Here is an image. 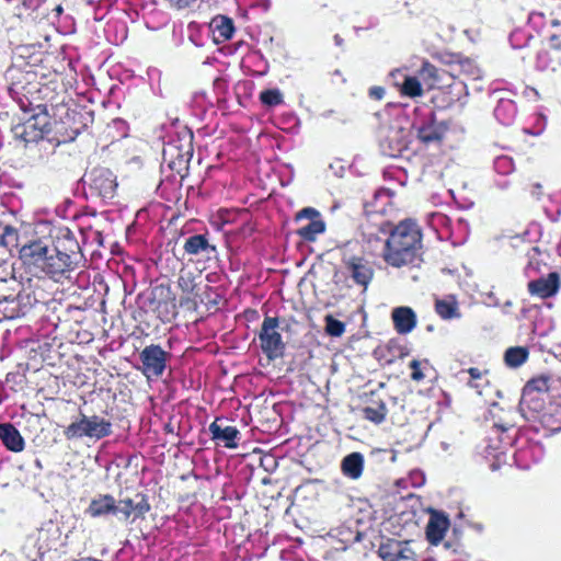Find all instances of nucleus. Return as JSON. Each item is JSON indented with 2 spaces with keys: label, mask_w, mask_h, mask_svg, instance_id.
I'll use <instances>...</instances> for the list:
<instances>
[{
  "label": "nucleus",
  "mask_w": 561,
  "mask_h": 561,
  "mask_svg": "<svg viewBox=\"0 0 561 561\" xmlns=\"http://www.w3.org/2000/svg\"><path fill=\"white\" fill-rule=\"evenodd\" d=\"M368 226H363V236L368 242L379 239V233H388L382 252L383 261L392 267H402L414 264L421 256L422 231L416 221L412 219L401 220L392 227L391 222L381 218L375 225V231H367Z\"/></svg>",
  "instance_id": "nucleus-1"
},
{
  "label": "nucleus",
  "mask_w": 561,
  "mask_h": 561,
  "mask_svg": "<svg viewBox=\"0 0 561 561\" xmlns=\"http://www.w3.org/2000/svg\"><path fill=\"white\" fill-rule=\"evenodd\" d=\"M20 260L30 271H39L57 283L69 279L81 265L49 249L42 240H34L20 249Z\"/></svg>",
  "instance_id": "nucleus-2"
},
{
  "label": "nucleus",
  "mask_w": 561,
  "mask_h": 561,
  "mask_svg": "<svg viewBox=\"0 0 561 561\" xmlns=\"http://www.w3.org/2000/svg\"><path fill=\"white\" fill-rule=\"evenodd\" d=\"M201 278L199 274L191 270L182 267L178 277V288L182 291L180 297V306L187 311H197L201 305H205L207 310L216 308L219 295L211 286L206 285L203 293H199V284L196 282Z\"/></svg>",
  "instance_id": "nucleus-3"
},
{
  "label": "nucleus",
  "mask_w": 561,
  "mask_h": 561,
  "mask_svg": "<svg viewBox=\"0 0 561 561\" xmlns=\"http://www.w3.org/2000/svg\"><path fill=\"white\" fill-rule=\"evenodd\" d=\"M450 124L448 121H438L435 111L414 110V118L411 124V130L415 134L416 139L425 146L440 145Z\"/></svg>",
  "instance_id": "nucleus-4"
},
{
  "label": "nucleus",
  "mask_w": 561,
  "mask_h": 561,
  "mask_svg": "<svg viewBox=\"0 0 561 561\" xmlns=\"http://www.w3.org/2000/svg\"><path fill=\"white\" fill-rule=\"evenodd\" d=\"M112 422L96 414L88 416L80 413L77 421L71 422L64 430V435L68 440L89 437L95 440L107 437L112 434Z\"/></svg>",
  "instance_id": "nucleus-5"
},
{
  "label": "nucleus",
  "mask_w": 561,
  "mask_h": 561,
  "mask_svg": "<svg viewBox=\"0 0 561 561\" xmlns=\"http://www.w3.org/2000/svg\"><path fill=\"white\" fill-rule=\"evenodd\" d=\"M279 318L265 316L261 329L257 333L260 347L263 354L270 359L275 360L285 354L286 344L278 331Z\"/></svg>",
  "instance_id": "nucleus-6"
},
{
  "label": "nucleus",
  "mask_w": 561,
  "mask_h": 561,
  "mask_svg": "<svg viewBox=\"0 0 561 561\" xmlns=\"http://www.w3.org/2000/svg\"><path fill=\"white\" fill-rule=\"evenodd\" d=\"M341 262L345 275L352 279L354 285L366 291L375 276L374 263L365 256L346 252L343 253Z\"/></svg>",
  "instance_id": "nucleus-7"
},
{
  "label": "nucleus",
  "mask_w": 561,
  "mask_h": 561,
  "mask_svg": "<svg viewBox=\"0 0 561 561\" xmlns=\"http://www.w3.org/2000/svg\"><path fill=\"white\" fill-rule=\"evenodd\" d=\"M50 130V118L48 113L31 115L27 119L12 127L14 139L22 141L25 146L38 142Z\"/></svg>",
  "instance_id": "nucleus-8"
},
{
  "label": "nucleus",
  "mask_w": 561,
  "mask_h": 561,
  "mask_svg": "<svg viewBox=\"0 0 561 561\" xmlns=\"http://www.w3.org/2000/svg\"><path fill=\"white\" fill-rule=\"evenodd\" d=\"M85 176L91 195L102 199H112L115 196L117 179L108 168L95 167Z\"/></svg>",
  "instance_id": "nucleus-9"
},
{
  "label": "nucleus",
  "mask_w": 561,
  "mask_h": 561,
  "mask_svg": "<svg viewBox=\"0 0 561 561\" xmlns=\"http://www.w3.org/2000/svg\"><path fill=\"white\" fill-rule=\"evenodd\" d=\"M171 354L164 351L159 344L147 345L140 353L139 367L142 375L149 380L151 378H160L165 368Z\"/></svg>",
  "instance_id": "nucleus-10"
},
{
  "label": "nucleus",
  "mask_w": 561,
  "mask_h": 561,
  "mask_svg": "<svg viewBox=\"0 0 561 561\" xmlns=\"http://www.w3.org/2000/svg\"><path fill=\"white\" fill-rule=\"evenodd\" d=\"M5 76L9 81V92L14 100L25 95V91L34 92L41 85L37 73L31 69L12 66L7 70Z\"/></svg>",
  "instance_id": "nucleus-11"
},
{
  "label": "nucleus",
  "mask_w": 561,
  "mask_h": 561,
  "mask_svg": "<svg viewBox=\"0 0 561 561\" xmlns=\"http://www.w3.org/2000/svg\"><path fill=\"white\" fill-rule=\"evenodd\" d=\"M5 76L9 81V92L14 100L25 95V91L34 92L41 85L37 73L31 69L12 66L7 70Z\"/></svg>",
  "instance_id": "nucleus-12"
},
{
  "label": "nucleus",
  "mask_w": 561,
  "mask_h": 561,
  "mask_svg": "<svg viewBox=\"0 0 561 561\" xmlns=\"http://www.w3.org/2000/svg\"><path fill=\"white\" fill-rule=\"evenodd\" d=\"M51 238V245H48L49 249L80 265L83 264L84 255L81 247L69 228L62 227L57 229Z\"/></svg>",
  "instance_id": "nucleus-13"
},
{
  "label": "nucleus",
  "mask_w": 561,
  "mask_h": 561,
  "mask_svg": "<svg viewBox=\"0 0 561 561\" xmlns=\"http://www.w3.org/2000/svg\"><path fill=\"white\" fill-rule=\"evenodd\" d=\"M513 426L493 423V437L496 436L500 445H493V470L500 469L502 465H510L512 448L516 435L512 433Z\"/></svg>",
  "instance_id": "nucleus-14"
},
{
  "label": "nucleus",
  "mask_w": 561,
  "mask_h": 561,
  "mask_svg": "<svg viewBox=\"0 0 561 561\" xmlns=\"http://www.w3.org/2000/svg\"><path fill=\"white\" fill-rule=\"evenodd\" d=\"M296 221L308 219L309 222L297 229V234L305 241L312 242L317 237L324 232L325 222L321 219L320 213L312 208L306 207L296 214Z\"/></svg>",
  "instance_id": "nucleus-15"
},
{
  "label": "nucleus",
  "mask_w": 561,
  "mask_h": 561,
  "mask_svg": "<svg viewBox=\"0 0 561 561\" xmlns=\"http://www.w3.org/2000/svg\"><path fill=\"white\" fill-rule=\"evenodd\" d=\"M392 191L389 188L380 187L378 188L371 199L366 201L364 203V214L366 216V222L360 225V229L363 230V226H368L367 231H375V225L370 224V217L375 215H385L388 207L391 205Z\"/></svg>",
  "instance_id": "nucleus-16"
},
{
  "label": "nucleus",
  "mask_w": 561,
  "mask_h": 561,
  "mask_svg": "<svg viewBox=\"0 0 561 561\" xmlns=\"http://www.w3.org/2000/svg\"><path fill=\"white\" fill-rule=\"evenodd\" d=\"M382 561H416V554L408 541L388 538L378 548Z\"/></svg>",
  "instance_id": "nucleus-17"
},
{
  "label": "nucleus",
  "mask_w": 561,
  "mask_h": 561,
  "mask_svg": "<svg viewBox=\"0 0 561 561\" xmlns=\"http://www.w3.org/2000/svg\"><path fill=\"white\" fill-rule=\"evenodd\" d=\"M151 506L148 501V496L144 493H136L134 499H122L116 504V514H122L124 519L144 518L145 515L150 511Z\"/></svg>",
  "instance_id": "nucleus-18"
},
{
  "label": "nucleus",
  "mask_w": 561,
  "mask_h": 561,
  "mask_svg": "<svg viewBox=\"0 0 561 561\" xmlns=\"http://www.w3.org/2000/svg\"><path fill=\"white\" fill-rule=\"evenodd\" d=\"M449 526L450 520L444 512L430 510V518L425 528L426 540L430 545H439L446 531L449 529Z\"/></svg>",
  "instance_id": "nucleus-19"
},
{
  "label": "nucleus",
  "mask_w": 561,
  "mask_h": 561,
  "mask_svg": "<svg viewBox=\"0 0 561 561\" xmlns=\"http://www.w3.org/2000/svg\"><path fill=\"white\" fill-rule=\"evenodd\" d=\"M560 288V275L557 272H551L547 277H539L533 279L527 284L528 293L531 296L541 299L554 296Z\"/></svg>",
  "instance_id": "nucleus-20"
},
{
  "label": "nucleus",
  "mask_w": 561,
  "mask_h": 561,
  "mask_svg": "<svg viewBox=\"0 0 561 561\" xmlns=\"http://www.w3.org/2000/svg\"><path fill=\"white\" fill-rule=\"evenodd\" d=\"M535 68L547 76L561 75V53L548 48L539 49L535 58Z\"/></svg>",
  "instance_id": "nucleus-21"
},
{
  "label": "nucleus",
  "mask_w": 561,
  "mask_h": 561,
  "mask_svg": "<svg viewBox=\"0 0 561 561\" xmlns=\"http://www.w3.org/2000/svg\"><path fill=\"white\" fill-rule=\"evenodd\" d=\"M221 417H216L210 423L208 430L211 435V439L215 442H222L224 446L230 449L237 448V439L240 438V432L236 426H222L220 422Z\"/></svg>",
  "instance_id": "nucleus-22"
},
{
  "label": "nucleus",
  "mask_w": 561,
  "mask_h": 561,
  "mask_svg": "<svg viewBox=\"0 0 561 561\" xmlns=\"http://www.w3.org/2000/svg\"><path fill=\"white\" fill-rule=\"evenodd\" d=\"M382 153L390 158H397L408 149V142L403 137L402 129H390L380 140Z\"/></svg>",
  "instance_id": "nucleus-23"
},
{
  "label": "nucleus",
  "mask_w": 561,
  "mask_h": 561,
  "mask_svg": "<svg viewBox=\"0 0 561 561\" xmlns=\"http://www.w3.org/2000/svg\"><path fill=\"white\" fill-rule=\"evenodd\" d=\"M393 327L399 334H408L416 327V314L411 307H397L391 312Z\"/></svg>",
  "instance_id": "nucleus-24"
},
{
  "label": "nucleus",
  "mask_w": 561,
  "mask_h": 561,
  "mask_svg": "<svg viewBox=\"0 0 561 561\" xmlns=\"http://www.w3.org/2000/svg\"><path fill=\"white\" fill-rule=\"evenodd\" d=\"M417 73L430 89L437 88L440 84L445 83V76H448L450 78L456 77L454 72L438 68L427 60L422 62V66L419 69Z\"/></svg>",
  "instance_id": "nucleus-25"
},
{
  "label": "nucleus",
  "mask_w": 561,
  "mask_h": 561,
  "mask_svg": "<svg viewBox=\"0 0 561 561\" xmlns=\"http://www.w3.org/2000/svg\"><path fill=\"white\" fill-rule=\"evenodd\" d=\"M25 95H21L15 99L20 108L24 113H31V115H39V113H48L47 105L44 103L43 98L41 96V88L35 89L34 92L25 91Z\"/></svg>",
  "instance_id": "nucleus-26"
},
{
  "label": "nucleus",
  "mask_w": 561,
  "mask_h": 561,
  "mask_svg": "<svg viewBox=\"0 0 561 561\" xmlns=\"http://www.w3.org/2000/svg\"><path fill=\"white\" fill-rule=\"evenodd\" d=\"M0 440L3 446L13 453H20L25 447V440L12 423H0Z\"/></svg>",
  "instance_id": "nucleus-27"
},
{
  "label": "nucleus",
  "mask_w": 561,
  "mask_h": 561,
  "mask_svg": "<svg viewBox=\"0 0 561 561\" xmlns=\"http://www.w3.org/2000/svg\"><path fill=\"white\" fill-rule=\"evenodd\" d=\"M547 397L540 393L536 394L530 390L523 389L519 401V408L523 413H529L531 417L539 416L546 409Z\"/></svg>",
  "instance_id": "nucleus-28"
},
{
  "label": "nucleus",
  "mask_w": 561,
  "mask_h": 561,
  "mask_svg": "<svg viewBox=\"0 0 561 561\" xmlns=\"http://www.w3.org/2000/svg\"><path fill=\"white\" fill-rule=\"evenodd\" d=\"M370 404L363 408V417L376 425L386 421L388 415V408L383 399L377 397L376 392H370Z\"/></svg>",
  "instance_id": "nucleus-29"
},
{
  "label": "nucleus",
  "mask_w": 561,
  "mask_h": 561,
  "mask_svg": "<svg viewBox=\"0 0 561 561\" xmlns=\"http://www.w3.org/2000/svg\"><path fill=\"white\" fill-rule=\"evenodd\" d=\"M85 513L93 518L108 514L116 515V501L111 494H100L98 497L91 500Z\"/></svg>",
  "instance_id": "nucleus-30"
},
{
  "label": "nucleus",
  "mask_w": 561,
  "mask_h": 561,
  "mask_svg": "<svg viewBox=\"0 0 561 561\" xmlns=\"http://www.w3.org/2000/svg\"><path fill=\"white\" fill-rule=\"evenodd\" d=\"M183 249L188 255H201L208 256L216 252V247L209 242L207 234H193L185 239Z\"/></svg>",
  "instance_id": "nucleus-31"
},
{
  "label": "nucleus",
  "mask_w": 561,
  "mask_h": 561,
  "mask_svg": "<svg viewBox=\"0 0 561 561\" xmlns=\"http://www.w3.org/2000/svg\"><path fill=\"white\" fill-rule=\"evenodd\" d=\"M209 26L216 43H224L233 36V21L226 15H217L213 18Z\"/></svg>",
  "instance_id": "nucleus-32"
},
{
  "label": "nucleus",
  "mask_w": 561,
  "mask_h": 561,
  "mask_svg": "<svg viewBox=\"0 0 561 561\" xmlns=\"http://www.w3.org/2000/svg\"><path fill=\"white\" fill-rule=\"evenodd\" d=\"M343 474L350 479H358L364 470V457L360 453H352L345 456L341 463Z\"/></svg>",
  "instance_id": "nucleus-33"
},
{
  "label": "nucleus",
  "mask_w": 561,
  "mask_h": 561,
  "mask_svg": "<svg viewBox=\"0 0 561 561\" xmlns=\"http://www.w3.org/2000/svg\"><path fill=\"white\" fill-rule=\"evenodd\" d=\"M542 425L551 432L561 431V401L550 402L539 415Z\"/></svg>",
  "instance_id": "nucleus-34"
},
{
  "label": "nucleus",
  "mask_w": 561,
  "mask_h": 561,
  "mask_svg": "<svg viewBox=\"0 0 561 561\" xmlns=\"http://www.w3.org/2000/svg\"><path fill=\"white\" fill-rule=\"evenodd\" d=\"M516 113V104L512 100L502 96L497 98V104L493 110V114L502 125H511L515 119Z\"/></svg>",
  "instance_id": "nucleus-35"
},
{
  "label": "nucleus",
  "mask_w": 561,
  "mask_h": 561,
  "mask_svg": "<svg viewBox=\"0 0 561 561\" xmlns=\"http://www.w3.org/2000/svg\"><path fill=\"white\" fill-rule=\"evenodd\" d=\"M435 312L444 320H451L460 317L459 305L455 296L449 295L435 300Z\"/></svg>",
  "instance_id": "nucleus-36"
},
{
  "label": "nucleus",
  "mask_w": 561,
  "mask_h": 561,
  "mask_svg": "<svg viewBox=\"0 0 561 561\" xmlns=\"http://www.w3.org/2000/svg\"><path fill=\"white\" fill-rule=\"evenodd\" d=\"M557 385L561 386V380L552 379L551 377L541 375L528 380L523 389L530 390L536 394L540 393L549 398V392L552 388H556Z\"/></svg>",
  "instance_id": "nucleus-37"
},
{
  "label": "nucleus",
  "mask_w": 561,
  "mask_h": 561,
  "mask_svg": "<svg viewBox=\"0 0 561 561\" xmlns=\"http://www.w3.org/2000/svg\"><path fill=\"white\" fill-rule=\"evenodd\" d=\"M23 309L18 297L0 298V322L13 320L23 316Z\"/></svg>",
  "instance_id": "nucleus-38"
},
{
  "label": "nucleus",
  "mask_w": 561,
  "mask_h": 561,
  "mask_svg": "<svg viewBox=\"0 0 561 561\" xmlns=\"http://www.w3.org/2000/svg\"><path fill=\"white\" fill-rule=\"evenodd\" d=\"M529 350L526 346H511L503 356L504 364L508 368H518L527 362Z\"/></svg>",
  "instance_id": "nucleus-39"
},
{
  "label": "nucleus",
  "mask_w": 561,
  "mask_h": 561,
  "mask_svg": "<svg viewBox=\"0 0 561 561\" xmlns=\"http://www.w3.org/2000/svg\"><path fill=\"white\" fill-rule=\"evenodd\" d=\"M400 93L409 98H419L423 95L424 91L419 78L405 76L400 88Z\"/></svg>",
  "instance_id": "nucleus-40"
},
{
  "label": "nucleus",
  "mask_w": 561,
  "mask_h": 561,
  "mask_svg": "<svg viewBox=\"0 0 561 561\" xmlns=\"http://www.w3.org/2000/svg\"><path fill=\"white\" fill-rule=\"evenodd\" d=\"M18 238L19 232L14 227L10 225L4 226L0 233V251H5L8 255L10 248L16 245Z\"/></svg>",
  "instance_id": "nucleus-41"
},
{
  "label": "nucleus",
  "mask_w": 561,
  "mask_h": 561,
  "mask_svg": "<svg viewBox=\"0 0 561 561\" xmlns=\"http://www.w3.org/2000/svg\"><path fill=\"white\" fill-rule=\"evenodd\" d=\"M261 103L268 107H275L284 102V95L278 89H266L260 93Z\"/></svg>",
  "instance_id": "nucleus-42"
},
{
  "label": "nucleus",
  "mask_w": 561,
  "mask_h": 561,
  "mask_svg": "<svg viewBox=\"0 0 561 561\" xmlns=\"http://www.w3.org/2000/svg\"><path fill=\"white\" fill-rule=\"evenodd\" d=\"M325 332L330 336L340 337L345 332V323L335 319L332 314H328L324 318Z\"/></svg>",
  "instance_id": "nucleus-43"
},
{
  "label": "nucleus",
  "mask_w": 561,
  "mask_h": 561,
  "mask_svg": "<svg viewBox=\"0 0 561 561\" xmlns=\"http://www.w3.org/2000/svg\"><path fill=\"white\" fill-rule=\"evenodd\" d=\"M190 138L191 139H190V142L187 145V150L185 151V153H179L178 161L172 160L170 162V168L171 169H175L176 164H179V169H178L179 173H181L182 170L187 171L188 162H190V159H191V157L193 154V146H192L193 135L192 134H191Z\"/></svg>",
  "instance_id": "nucleus-44"
},
{
  "label": "nucleus",
  "mask_w": 561,
  "mask_h": 561,
  "mask_svg": "<svg viewBox=\"0 0 561 561\" xmlns=\"http://www.w3.org/2000/svg\"><path fill=\"white\" fill-rule=\"evenodd\" d=\"M409 367L411 368L412 373L410 375L411 379L415 382H420L425 378V375L422 371L421 368V362L417 359H413L410 362Z\"/></svg>",
  "instance_id": "nucleus-45"
},
{
  "label": "nucleus",
  "mask_w": 561,
  "mask_h": 561,
  "mask_svg": "<svg viewBox=\"0 0 561 561\" xmlns=\"http://www.w3.org/2000/svg\"><path fill=\"white\" fill-rule=\"evenodd\" d=\"M471 379L469 381V385L476 389H479L480 388V383L477 382L478 379H481L482 377V373L480 371L479 368H476V367H472V368H469L468 370ZM479 393H481V390H478Z\"/></svg>",
  "instance_id": "nucleus-46"
},
{
  "label": "nucleus",
  "mask_w": 561,
  "mask_h": 561,
  "mask_svg": "<svg viewBox=\"0 0 561 561\" xmlns=\"http://www.w3.org/2000/svg\"><path fill=\"white\" fill-rule=\"evenodd\" d=\"M172 8L178 10L192 7L197 0H165Z\"/></svg>",
  "instance_id": "nucleus-47"
},
{
  "label": "nucleus",
  "mask_w": 561,
  "mask_h": 561,
  "mask_svg": "<svg viewBox=\"0 0 561 561\" xmlns=\"http://www.w3.org/2000/svg\"><path fill=\"white\" fill-rule=\"evenodd\" d=\"M386 90L382 87L374 85L368 90V95L373 100L380 101L385 98Z\"/></svg>",
  "instance_id": "nucleus-48"
},
{
  "label": "nucleus",
  "mask_w": 561,
  "mask_h": 561,
  "mask_svg": "<svg viewBox=\"0 0 561 561\" xmlns=\"http://www.w3.org/2000/svg\"><path fill=\"white\" fill-rule=\"evenodd\" d=\"M549 43L550 45L559 51L561 49V36L558 34H551L549 36Z\"/></svg>",
  "instance_id": "nucleus-49"
},
{
  "label": "nucleus",
  "mask_w": 561,
  "mask_h": 561,
  "mask_svg": "<svg viewBox=\"0 0 561 561\" xmlns=\"http://www.w3.org/2000/svg\"><path fill=\"white\" fill-rule=\"evenodd\" d=\"M152 293L154 296H157V295L163 296L164 294L169 295L171 293V290H170L169 286L160 285V286L154 287Z\"/></svg>",
  "instance_id": "nucleus-50"
},
{
  "label": "nucleus",
  "mask_w": 561,
  "mask_h": 561,
  "mask_svg": "<svg viewBox=\"0 0 561 561\" xmlns=\"http://www.w3.org/2000/svg\"><path fill=\"white\" fill-rule=\"evenodd\" d=\"M240 230L243 234H251L255 230V227L251 221H247L242 225Z\"/></svg>",
  "instance_id": "nucleus-51"
},
{
  "label": "nucleus",
  "mask_w": 561,
  "mask_h": 561,
  "mask_svg": "<svg viewBox=\"0 0 561 561\" xmlns=\"http://www.w3.org/2000/svg\"><path fill=\"white\" fill-rule=\"evenodd\" d=\"M244 314L249 321L259 319V312L255 309H248Z\"/></svg>",
  "instance_id": "nucleus-52"
},
{
  "label": "nucleus",
  "mask_w": 561,
  "mask_h": 561,
  "mask_svg": "<svg viewBox=\"0 0 561 561\" xmlns=\"http://www.w3.org/2000/svg\"><path fill=\"white\" fill-rule=\"evenodd\" d=\"M85 115L88 116V121L90 124L93 123V113L92 112H85Z\"/></svg>",
  "instance_id": "nucleus-53"
},
{
  "label": "nucleus",
  "mask_w": 561,
  "mask_h": 561,
  "mask_svg": "<svg viewBox=\"0 0 561 561\" xmlns=\"http://www.w3.org/2000/svg\"><path fill=\"white\" fill-rule=\"evenodd\" d=\"M73 133H75V136H77L80 133V129L79 128H75Z\"/></svg>",
  "instance_id": "nucleus-54"
},
{
  "label": "nucleus",
  "mask_w": 561,
  "mask_h": 561,
  "mask_svg": "<svg viewBox=\"0 0 561 561\" xmlns=\"http://www.w3.org/2000/svg\"><path fill=\"white\" fill-rule=\"evenodd\" d=\"M495 145L501 146L502 148H506L507 146L505 144L496 142Z\"/></svg>",
  "instance_id": "nucleus-55"
},
{
  "label": "nucleus",
  "mask_w": 561,
  "mask_h": 561,
  "mask_svg": "<svg viewBox=\"0 0 561 561\" xmlns=\"http://www.w3.org/2000/svg\"><path fill=\"white\" fill-rule=\"evenodd\" d=\"M445 62H446V64H448V65H453V64L455 62V60H454V59H450V60L445 61Z\"/></svg>",
  "instance_id": "nucleus-56"
},
{
  "label": "nucleus",
  "mask_w": 561,
  "mask_h": 561,
  "mask_svg": "<svg viewBox=\"0 0 561 561\" xmlns=\"http://www.w3.org/2000/svg\"><path fill=\"white\" fill-rule=\"evenodd\" d=\"M445 547H446V548H450V547H451V545H450L449 542H446V543H445Z\"/></svg>",
  "instance_id": "nucleus-57"
},
{
  "label": "nucleus",
  "mask_w": 561,
  "mask_h": 561,
  "mask_svg": "<svg viewBox=\"0 0 561 561\" xmlns=\"http://www.w3.org/2000/svg\"><path fill=\"white\" fill-rule=\"evenodd\" d=\"M160 306H161V302H158V306L156 307V310H158Z\"/></svg>",
  "instance_id": "nucleus-58"
}]
</instances>
